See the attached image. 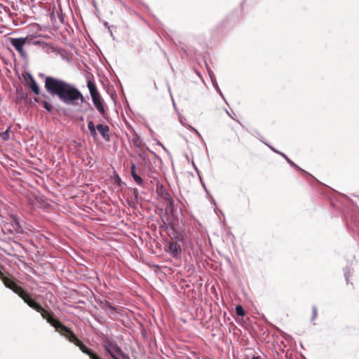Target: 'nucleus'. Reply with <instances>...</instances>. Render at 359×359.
<instances>
[{
    "instance_id": "9d476101",
    "label": "nucleus",
    "mask_w": 359,
    "mask_h": 359,
    "mask_svg": "<svg viewBox=\"0 0 359 359\" xmlns=\"http://www.w3.org/2000/svg\"><path fill=\"white\" fill-rule=\"evenodd\" d=\"M29 81L27 83V86L32 90V91L36 94L39 95L40 93L39 87L34 80V77L32 75H29Z\"/></svg>"
},
{
    "instance_id": "2eb2a0df",
    "label": "nucleus",
    "mask_w": 359,
    "mask_h": 359,
    "mask_svg": "<svg viewBox=\"0 0 359 359\" xmlns=\"http://www.w3.org/2000/svg\"><path fill=\"white\" fill-rule=\"evenodd\" d=\"M318 316V309H317V307L316 306H313L312 307V317H311V320L313 321L316 317Z\"/></svg>"
},
{
    "instance_id": "aec40b11",
    "label": "nucleus",
    "mask_w": 359,
    "mask_h": 359,
    "mask_svg": "<svg viewBox=\"0 0 359 359\" xmlns=\"http://www.w3.org/2000/svg\"><path fill=\"white\" fill-rule=\"evenodd\" d=\"M252 359H262L260 356H253Z\"/></svg>"
},
{
    "instance_id": "7ed1b4c3",
    "label": "nucleus",
    "mask_w": 359,
    "mask_h": 359,
    "mask_svg": "<svg viewBox=\"0 0 359 359\" xmlns=\"http://www.w3.org/2000/svg\"><path fill=\"white\" fill-rule=\"evenodd\" d=\"M48 323L54 327L55 330L61 335L64 336L70 342L78 346L83 353L87 354L90 359H101L96 353L85 346L83 343L76 337L71 329L63 325L57 319L54 318L53 319H49Z\"/></svg>"
},
{
    "instance_id": "dca6fc26",
    "label": "nucleus",
    "mask_w": 359,
    "mask_h": 359,
    "mask_svg": "<svg viewBox=\"0 0 359 359\" xmlns=\"http://www.w3.org/2000/svg\"><path fill=\"white\" fill-rule=\"evenodd\" d=\"M1 136L4 140H7L9 138L8 130L1 134Z\"/></svg>"
},
{
    "instance_id": "39448f33",
    "label": "nucleus",
    "mask_w": 359,
    "mask_h": 359,
    "mask_svg": "<svg viewBox=\"0 0 359 359\" xmlns=\"http://www.w3.org/2000/svg\"><path fill=\"white\" fill-rule=\"evenodd\" d=\"M87 86L92 97L93 103L100 114L104 116L106 111L104 100L100 95L95 82L88 80Z\"/></svg>"
},
{
    "instance_id": "6ab92c4d",
    "label": "nucleus",
    "mask_w": 359,
    "mask_h": 359,
    "mask_svg": "<svg viewBox=\"0 0 359 359\" xmlns=\"http://www.w3.org/2000/svg\"><path fill=\"white\" fill-rule=\"evenodd\" d=\"M106 305H107L109 308H110V309H114V308L111 306V304H110V303H109V302H106Z\"/></svg>"
},
{
    "instance_id": "6e6552de",
    "label": "nucleus",
    "mask_w": 359,
    "mask_h": 359,
    "mask_svg": "<svg viewBox=\"0 0 359 359\" xmlns=\"http://www.w3.org/2000/svg\"><path fill=\"white\" fill-rule=\"evenodd\" d=\"M182 251L180 245L175 241L169 242L168 252L174 257H177Z\"/></svg>"
},
{
    "instance_id": "20e7f679",
    "label": "nucleus",
    "mask_w": 359,
    "mask_h": 359,
    "mask_svg": "<svg viewBox=\"0 0 359 359\" xmlns=\"http://www.w3.org/2000/svg\"><path fill=\"white\" fill-rule=\"evenodd\" d=\"M102 346L106 351L113 359H130V356L123 353L118 344L108 337H105L102 341Z\"/></svg>"
},
{
    "instance_id": "a211bd4d",
    "label": "nucleus",
    "mask_w": 359,
    "mask_h": 359,
    "mask_svg": "<svg viewBox=\"0 0 359 359\" xmlns=\"http://www.w3.org/2000/svg\"><path fill=\"white\" fill-rule=\"evenodd\" d=\"M283 156L285 158V159L287 161V162H289L294 167L297 168V165H295L292 161H291L287 156H285V155H283Z\"/></svg>"
},
{
    "instance_id": "ddd939ff",
    "label": "nucleus",
    "mask_w": 359,
    "mask_h": 359,
    "mask_svg": "<svg viewBox=\"0 0 359 359\" xmlns=\"http://www.w3.org/2000/svg\"><path fill=\"white\" fill-rule=\"evenodd\" d=\"M132 177L137 184H139L140 186H143L144 181L137 174L133 175Z\"/></svg>"
},
{
    "instance_id": "9b49d317",
    "label": "nucleus",
    "mask_w": 359,
    "mask_h": 359,
    "mask_svg": "<svg viewBox=\"0 0 359 359\" xmlns=\"http://www.w3.org/2000/svg\"><path fill=\"white\" fill-rule=\"evenodd\" d=\"M88 128L90 130V135L93 137V139H96L97 137V128L95 126L93 121H90L88 123Z\"/></svg>"
},
{
    "instance_id": "f257e3e1",
    "label": "nucleus",
    "mask_w": 359,
    "mask_h": 359,
    "mask_svg": "<svg viewBox=\"0 0 359 359\" xmlns=\"http://www.w3.org/2000/svg\"><path fill=\"white\" fill-rule=\"evenodd\" d=\"M45 88L53 96L58 98L69 105H76L77 100L84 101L82 93L70 83L52 76H47L45 79Z\"/></svg>"
},
{
    "instance_id": "4468645a",
    "label": "nucleus",
    "mask_w": 359,
    "mask_h": 359,
    "mask_svg": "<svg viewBox=\"0 0 359 359\" xmlns=\"http://www.w3.org/2000/svg\"><path fill=\"white\" fill-rule=\"evenodd\" d=\"M43 107L49 112H50L53 110V106L50 104L46 100H43L41 102Z\"/></svg>"
},
{
    "instance_id": "f3484780",
    "label": "nucleus",
    "mask_w": 359,
    "mask_h": 359,
    "mask_svg": "<svg viewBox=\"0 0 359 359\" xmlns=\"http://www.w3.org/2000/svg\"><path fill=\"white\" fill-rule=\"evenodd\" d=\"M130 174L133 176V175H137L136 173V168L135 165L133 163L130 167Z\"/></svg>"
},
{
    "instance_id": "f03ea898",
    "label": "nucleus",
    "mask_w": 359,
    "mask_h": 359,
    "mask_svg": "<svg viewBox=\"0 0 359 359\" xmlns=\"http://www.w3.org/2000/svg\"><path fill=\"white\" fill-rule=\"evenodd\" d=\"M1 280L6 287L11 289L20 297L29 307L40 313L42 318L46 319L48 323L49 319L53 318V314L33 300L22 287L15 283L11 275L9 276L4 275Z\"/></svg>"
},
{
    "instance_id": "f8f14e48",
    "label": "nucleus",
    "mask_w": 359,
    "mask_h": 359,
    "mask_svg": "<svg viewBox=\"0 0 359 359\" xmlns=\"http://www.w3.org/2000/svg\"><path fill=\"white\" fill-rule=\"evenodd\" d=\"M236 312L238 316L243 317L245 314L244 309L241 305H237L236 306Z\"/></svg>"
},
{
    "instance_id": "0eeeda50",
    "label": "nucleus",
    "mask_w": 359,
    "mask_h": 359,
    "mask_svg": "<svg viewBox=\"0 0 359 359\" xmlns=\"http://www.w3.org/2000/svg\"><path fill=\"white\" fill-rule=\"evenodd\" d=\"M156 191L158 196L168 203L169 208L172 209L174 207V200L172 199L170 194L167 191L165 187L162 184H158L156 187Z\"/></svg>"
},
{
    "instance_id": "423d86ee",
    "label": "nucleus",
    "mask_w": 359,
    "mask_h": 359,
    "mask_svg": "<svg viewBox=\"0 0 359 359\" xmlns=\"http://www.w3.org/2000/svg\"><path fill=\"white\" fill-rule=\"evenodd\" d=\"M8 40L20 55L22 57H26L27 53L24 50V46L27 43V37L9 38Z\"/></svg>"
},
{
    "instance_id": "1a4fd4ad",
    "label": "nucleus",
    "mask_w": 359,
    "mask_h": 359,
    "mask_svg": "<svg viewBox=\"0 0 359 359\" xmlns=\"http://www.w3.org/2000/svg\"><path fill=\"white\" fill-rule=\"evenodd\" d=\"M97 130L105 141L110 140L109 127L107 125L98 124L96 126Z\"/></svg>"
}]
</instances>
